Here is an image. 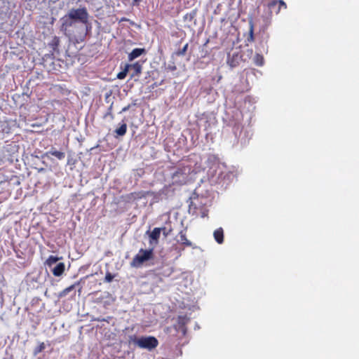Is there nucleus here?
I'll return each instance as SVG.
<instances>
[{
	"label": "nucleus",
	"instance_id": "1",
	"mask_svg": "<svg viewBox=\"0 0 359 359\" xmlns=\"http://www.w3.org/2000/svg\"><path fill=\"white\" fill-rule=\"evenodd\" d=\"M203 197L194 193L189 198V213L194 217L204 218L208 216V210L203 202Z\"/></svg>",
	"mask_w": 359,
	"mask_h": 359
},
{
	"label": "nucleus",
	"instance_id": "2",
	"mask_svg": "<svg viewBox=\"0 0 359 359\" xmlns=\"http://www.w3.org/2000/svg\"><path fill=\"white\" fill-rule=\"evenodd\" d=\"M154 258V249H142L141 248L138 253L133 258L130 266L134 268H140L142 265Z\"/></svg>",
	"mask_w": 359,
	"mask_h": 359
},
{
	"label": "nucleus",
	"instance_id": "3",
	"mask_svg": "<svg viewBox=\"0 0 359 359\" xmlns=\"http://www.w3.org/2000/svg\"><path fill=\"white\" fill-rule=\"evenodd\" d=\"M189 169L182 167L179 168L172 175V184L174 185H183L188 181Z\"/></svg>",
	"mask_w": 359,
	"mask_h": 359
},
{
	"label": "nucleus",
	"instance_id": "4",
	"mask_svg": "<svg viewBox=\"0 0 359 359\" xmlns=\"http://www.w3.org/2000/svg\"><path fill=\"white\" fill-rule=\"evenodd\" d=\"M158 345V339L152 336L149 337H141L137 341V346L141 348H146L148 350H152L156 348Z\"/></svg>",
	"mask_w": 359,
	"mask_h": 359
},
{
	"label": "nucleus",
	"instance_id": "5",
	"mask_svg": "<svg viewBox=\"0 0 359 359\" xmlns=\"http://www.w3.org/2000/svg\"><path fill=\"white\" fill-rule=\"evenodd\" d=\"M266 7L271 18L273 13L278 15L282 9H287V6L283 0H271L266 4Z\"/></svg>",
	"mask_w": 359,
	"mask_h": 359
},
{
	"label": "nucleus",
	"instance_id": "6",
	"mask_svg": "<svg viewBox=\"0 0 359 359\" xmlns=\"http://www.w3.org/2000/svg\"><path fill=\"white\" fill-rule=\"evenodd\" d=\"M69 18L78 20L83 24L88 22V14L85 8L71 11L69 13Z\"/></svg>",
	"mask_w": 359,
	"mask_h": 359
},
{
	"label": "nucleus",
	"instance_id": "7",
	"mask_svg": "<svg viewBox=\"0 0 359 359\" xmlns=\"http://www.w3.org/2000/svg\"><path fill=\"white\" fill-rule=\"evenodd\" d=\"M177 243L182 245L184 248L192 247V243L187 238V229L181 230L177 235Z\"/></svg>",
	"mask_w": 359,
	"mask_h": 359
},
{
	"label": "nucleus",
	"instance_id": "8",
	"mask_svg": "<svg viewBox=\"0 0 359 359\" xmlns=\"http://www.w3.org/2000/svg\"><path fill=\"white\" fill-rule=\"evenodd\" d=\"M161 229L158 227L154 228L152 231L149 233V243L151 245H157L160 238Z\"/></svg>",
	"mask_w": 359,
	"mask_h": 359
},
{
	"label": "nucleus",
	"instance_id": "9",
	"mask_svg": "<svg viewBox=\"0 0 359 359\" xmlns=\"http://www.w3.org/2000/svg\"><path fill=\"white\" fill-rule=\"evenodd\" d=\"M130 69L133 71L131 74V78L138 76L142 73V65L140 62H136L133 65H129Z\"/></svg>",
	"mask_w": 359,
	"mask_h": 359
},
{
	"label": "nucleus",
	"instance_id": "10",
	"mask_svg": "<svg viewBox=\"0 0 359 359\" xmlns=\"http://www.w3.org/2000/svg\"><path fill=\"white\" fill-rule=\"evenodd\" d=\"M241 56L238 53L233 54L232 56L228 55L227 63L231 67H236L239 64Z\"/></svg>",
	"mask_w": 359,
	"mask_h": 359
},
{
	"label": "nucleus",
	"instance_id": "11",
	"mask_svg": "<svg viewBox=\"0 0 359 359\" xmlns=\"http://www.w3.org/2000/svg\"><path fill=\"white\" fill-rule=\"evenodd\" d=\"M146 50L144 48H136L128 54V60L133 61L135 58L140 57L142 54L145 53Z\"/></svg>",
	"mask_w": 359,
	"mask_h": 359
},
{
	"label": "nucleus",
	"instance_id": "12",
	"mask_svg": "<svg viewBox=\"0 0 359 359\" xmlns=\"http://www.w3.org/2000/svg\"><path fill=\"white\" fill-rule=\"evenodd\" d=\"M213 236L216 242L219 244H222L224 242V230L219 227L215 230Z\"/></svg>",
	"mask_w": 359,
	"mask_h": 359
},
{
	"label": "nucleus",
	"instance_id": "13",
	"mask_svg": "<svg viewBox=\"0 0 359 359\" xmlns=\"http://www.w3.org/2000/svg\"><path fill=\"white\" fill-rule=\"evenodd\" d=\"M126 132L127 124L124 121H123V123L120 124V126L114 130V133L116 134L115 137H122L126 135Z\"/></svg>",
	"mask_w": 359,
	"mask_h": 359
},
{
	"label": "nucleus",
	"instance_id": "14",
	"mask_svg": "<svg viewBox=\"0 0 359 359\" xmlns=\"http://www.w3.org/2000/svg\"><path fill=\"white\" fill-rule=\"evenodd\" d=\"M51 271L55 276H59L65 271V264L63 263H58L51 269Z\"/></svg>",
	"mask_w": 359,
	"mask_h": 359
},
{
	"label": "nucleus",
	"instance_id": "15",
	"mask_svg": "<svg viewBox=\"0 0 359 359\" xmlns=\"http://www.w3.org/2000/svg\"><path fill=\"white\" fill-rule=\"evenodd\" d=\"M255 40V36H254V23H253V21L252 20H250L249 21V33H248V36L247 37V41L249 42V43H252Z\"/></svg>",
	"mask_w": 359,
	"mask_h": 359
},
{
	"label": "nucleus",
	"instance_id": "16",
	"mask_svg": "<svg viewBox=\"0 0 359 359\" xmlns=\"http://www.w3.org/2000/svg\"><path fill=\"white\" fill-rule=\"evenodd\" d=\"M49 154L59 160H61L65 157V154L64 152H61L54 149H52L49 151Z\"/></svg>",
	"mask_w": 359,
	"mask_h": 359
},
{
	"label": "nucleus",
	"instance_id": "17",
	"mask_svg": "<svg viewBox=\"0 0 359 359\" xmlns=\"http://www.w3.org/2000/svg\"><path fill=\"white\" fill-rule=\"evenodd\" d=\"M129 69H130L129 64H126L123 69L117 74V78L118 79H125Z\"/></svg>",
	"mask_w": 359,
	"mask_h": 359
},
{
	"label": "nucleus",
	"instance_id": "18",
	"mask_svg": "<svg viewBox=\"0 0 359 359\" xmlns=\"http://www.w3.org/2000/svg\"><path fill=\"white\" fill-rule=\"evenodd\" d=\"M254 62L257 66H262L264 63V57L260 54H256L254 57Z\"/></svg>",
	"mask_w": 359,
	"mask_h": 359
},
{
	"label": "nucleus",
	"instance_id": "19",
	"mask_svg": "<svg viewBox=\"0 0 359 359\" xmlns=\"http://www.w3.org/2000/svg\"><path fill=\"white\" fill-rule=\"evenodd\" d=\"M57 261L58 258L57 257L51 255L46 261V264L48 265L49 267H52L54 264L57 263Z\"/></svg>",
	"mask_w": 359,
	"mask_h": 359
},
{
	"label": "nucleus",
	"instance_id": "20",
	"mask_svg": "<svg viewBox=\"0 0 359 359\" xmlns=\"http://www.w3.org/2000/svg\"><path fill=\"white\" fill-rule=\"evenodd\" d=\"M46 348L45 344L43 342L39 343V344L34 349L33 353L34 355H37L39 353L42 352Z\"/></svg>",
	"mask_w": 359,
	"mask_h": 359
},
{
	"label": "nucleus",
	"instance_id": "21",
	"mask_svg": "<svg viewBox=\"0 0 359 359\" xmlns=\"http://www.w3.org/2000/svg\"><path fill=\"white\" fill-rule=\"evenodd\" d=\"M189 44L186 43L184 47L182 49L178 50L175 52V54L177 56H183L185 55L186 52L187 51Z\"/></svg>",
	"mask_w": 359,
	"mask_h": 359
},
{
	"label": "nucleus",
	"instance_id": "22",
	"mask_svg": "<svg viewBox=\"0 0 359 359\" xmlns=\"http://www.w3.org/2000/svg\"><path fill=\"white\" fill-rule=\"evenodd\" d=\"M114 276L112 275L111 273L109 272H107L105 275V277H104V280L105 282L107 283H110L112 281V280L114 279Z\"/></svg>",
	"mask_w": 359,
	"mask_h": 359
},
{
	"label": "nucleus",
	"instance_id": "23",
	"mask_svg": "<svg viewBox=\"0 0 359 359\" xmlns=\"http://www.w3.org/2000/svg\"><path fill=\"white\" fill-rule=\"evenodd\" d=\"M139 338L137 337L136 335H130L129 336L128 342L129 344L133 343L137 345V341H138Z\"/></svg>",
	"mask_w": 359,
	"mask_h": 359
},
{
	"label": "nucleus",
	"instance_id": "24",
	"mask_svg": "<svg viewBox=\"0 0 359 359\" xmlns=\"http://www.w3.org/2000/svg\"><path fill=\"white\" fill-rule=\"evenodd\" d=\"M188 321V319L185 316L178 317V323L184 325Z\"/></svg>",
	"mask_w": 359,
	"mask_h": 359
},
{
	"label": "nucleus",
	"instance_id": "25",
	"mask_svg": "<svg viewBox=\"0 0 359 359\" xmlns=\"http://www.w3.org/2000/svg\"><path fill=\"white\" fill-rule=\"evenodd\" d=\"M109 116L111 119H114V116L112 114V104L109 107L107 113L105 114V116Z\"/></svg>",
	"mask_w": 359,
	"mask_h": 359
},
{
	"label": "nucleus",
	"instance_id": "26",
	"mask_svg": "<svg viewBox=\"0 0 359 359\" xmlns=\"http://www.w3.org/2000/svg\"><path fill=\"white\" fill-rule=\"evenodd\" d=\"M130 108V104H128V106H126V107H123V108L122 109V111H128Z\"/></svg>",
	"mask_w": 359,
	"mask_h": 359
},
{
	"label": "nucleus",
	"instance_id": "27",
	"mask_svg": "<svg viewBox=\"0 0 359 359\" xmlns=\"http://www.w3.org/2000/svg\"><path fill=\"white\" fill-rule=\"evenodd\" d=\"M140 0H133V5H137Z\"/></svg>",
	"mask_w": 359,
	"mask_h": 359
},
{
	"label": "nucleus",
	"instance_id": "28",
	"mask_svg": "<svg viewBox=\"0 0 359 359\" xmlns=\"http://www.w3.org/2000/svg\"><path fill=\"white\" fill-rule=\"evenodd\" d=\"M72 288H73V287H72V286L69 287L68 290H69V291H70Z\"/></svg>",
	"mask_w": 359,
	"mask_h": 359
}]
</instances>
